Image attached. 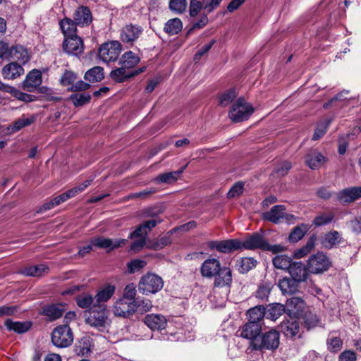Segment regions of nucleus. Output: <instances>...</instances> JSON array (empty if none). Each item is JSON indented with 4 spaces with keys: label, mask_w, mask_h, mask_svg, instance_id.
<instances>
[{
    "label": "nucleus",
    "mask_w": 361,
    "mask_h": 361,
    "mask_svg": "<svg viewBox=\"0 0 361 361\" xmlns=\"http://www.w3.org/2000/svg\"><path fill=\"white\" fill-rule=\"evenodd\" d=\"M241 249H261L262 250L271 251L273 253H279L284 250V247L281 245H270L264 239L263 235L259 233H255L247 236L243 241H240Z\"/></svg>",
    "instance_id": "nucleus-1"
},
{
    "label": "nucleus",
    "mask_w": 361,
    "mask_h": 361,
    "mask_svg": "<svg viewBox=\"0 0 361 361\" xmlns=\"http://www.w3.org/2000/svg\"><path fill=\"white\" fill-rule=\"evenodd\" d=\"M85 317L86 324L100 331L107 329L111 324V320L107 315L106 306L90 309Z\"/></svg>",
    "instance_id": "nucleus-2"
},
{
    "label": "nucleus",
    "mask_w": 361,
    "mask_h": 361,
    "mask_svg": "<svg viewBox=\"0 0 361 361\" xmlns=\"http://www.w3.org/2000/svg\"><path fill=\"white\" fill-rule=\"evenodd\" d=\"M254 112L252 106L243 98H238L233 104L228 112V117L235 122H242L247 120Z\"/></svg>",
    "instance_id": "nucleus-3"
},
{
    "label": "nucleus",
    "mask_w": 361,
    "mask_h": 361,
    "mask_svg": "<svg viewBox=\"0 0 361 361\" xmlns=\"http://www.w3.org/2000/svg\"><path fill=\"white\" fill-rule=\"evenodd\" d=\"M163 279L157 274L147 273L145 274L138 283V290L143 295L155 294L162 289Z\"/></svg>",
    "instance_id": "nucleus-4"
},
{
    "label": "nucleus",
    "mask_w": 361,
    "mask_h": 361,
    "mask_svg": "<svg viewBox=\"0 0 361 361\" xmlns=\"http://www.w3.org/2000/svg\"><path fill=\"white\" fill-rule=\"evenodd\" d=\"M307 267L310 273L322 274L331 267V260L326 253L319 251L309 257Z\"/></svg>",
    "instance_id": "nucleus-5"
},
{
    "label": "nucleus",
    "mask_w": 361,
    "mask_h": 361,
    "mask_svg": "<svg viewBox=\"0 0 361 361\" xmlns=\"http://www.w3.org/2000/svg\"><path fill=\"white\" fill-rule=\"evenodd\" d=\"M122 47L118 41H109L102 44L98 50V56L104 63L116 61L121 52Z\"/></svg>",
    "instance_id": "nucleus-6"
},
{
    "label": "nucleus",
    "mask_w": 361,
    "mask_h": 361,
    "mask_svg": "<svg viewBox=\"0 0 361 361\" xmlns=\"http://www.w3.org/2000/svg\"><path fill=\"white\" fill-rule=\"evenodd\" d=\"M53 344L59 348H66L73 341V332L68 324L56 327L51 334Z\"/></svg>",
    "instance_id": "nucleus-7"
},
{
    "label": "nucleus",
    "mask_w": 361,
    "mask_h": 361,
    "mask_svg": "<svg viewBox=\"0 0 361 361\" xmlns=\"http://www.w3.org/2000/svg\"><path fill=\"white\" fill-rule=\"evenodd\" d=\"M280 335L279 331L271 329L252 342L254 349L274 350L279 345Z\"/></svg>",
    "instance_id": "nucleus-8"
},
{
    "label": "nucleus",
    "mask_w": 361,
    "mask_h": 361,
    "mask_svg": "<svg viewBox=\"0 0 361 361\" xmlns=\"http://www.w3.org/2000/svg\"><path fill=\"white\" fill-rule=\"evenodd\" d=\"M286 210V209L284 205H275L270 211L263 214V219L274 224H279L283 221L288 224L293 223V220L295 219V216L287 214Z\"/></svg>",
    "instance_id": "nucleus-9"
},
{
    "label": "nucleus",
    "mask_w": 361,
    "mask_h": 361,
    "mask_svg": "<svg viewBox=\"0 0 361 361\" xmlns=\"http://www.w3.org/2000/svg\"><path fill=\"white\" fill-rule=\"evenodd\" d=\"M133 301L118 299L112 306V312L114 316L123 318H129L135 314Z\"/></svg>",
    "instance_id": "nucleus-10"
},
{
    "label": "nucleus",
    "mask_w": 361,
    "mask_h": 361,
    "mask_svg": "<svg viewBox=\"0 0 361 361\" xmlns=\"http://www.w3.org/2000/svg\"><path fill=\"white\" fill-rule=\"evenodd\" d=\"M63 50L68 54L79 56L83 51V42L77 35L66 37L63 44Z\"/></svg>",
    "instance_id": "nucleus-11"
},
{
    "label": "nucleus",
    "mask_w": 361,
    "mask_h": 361,
    "mask_svg": "<svg viewBox=\"0 0 361 361\" xmlns=\"http://www.w3.org/2000/svg\"><path fill=\"white\" fill-rule=\"evenodd\" d=\"M240 240L238 239H229L222 241H211L209 246L212 249H216L224 253L231 252L237 250H241Z\"/></svg>",
    "instance_id": "nucleus-12"
},
{
    "label": "nucleus",
    "mask_w": 361,
    "mask_h": 361,
    "mask_svg": "<svg viewBox=\"0 0 361 361\" xmlns=\"http://www.w3.org/2000/svg\"><path fill=\"white\" fill-rule=\"evenodd\" d=\"M142 28L137 25H127L121 30L120 37L123 43L133 44L142 33Z\"/></svg>",
    "instance_id": "nucleus-13"
},
{
    "label": "nucleus",
    "mask_w": 361,
    "mask_h": 361,
    "mask_svg": "<svg viewBox=\"0 0 361 361\" xmlns=\"http://www.w3.org/2000/svg\"><path fill=\"white\" fill-rule=\"evenodd\" d=\"M144 322L152 331H161L167 326L166 318L161 314H148L145 316Z\"/></svg>",
    "instance_id": "nucleus-14"
},
{
    "label": "nucleus",
    "mask_w": 361,
    "mask_h": 361,
    "mask_svg": "<svg viewBox=\"0 0 361 361\" xmlns=\"http://www.w3.org/2000/svg\"><path fill=\"white\" fill-rule=\"evenodd\" d=\"M219 260L215 258H209L203 262L200 267V274L202 277L212 279L216 275L221 268Z\"/></svg>",
    "instance_id": "nucleus-15"
},
{
    "label": "nucleus",
    "mask_w": 361,
    "mask_h": 361,
    "mask_svg": "<svg viewBox=\"0 0 361 361\" xmlns=\"http://www.w3.org/2000/svg\"><path fill=\"white\" fill-rule=\"evenodd\" d=\"M42 73L40 71L33 69L26 76L23 82V87L27 92H34L42 84Z\"/></svg>",
    "instance_id": "nucleus-16"
},
{
    "label": "nucleus",
    "mask_w": 361,
    "mask_h": 361,
    "mask_svg": "<svg viewBox=\"0 0 361 361\" xmlns=\"http://www.w3.org/2000/svg\"><path fill=\"white\" fill-rule=\"evenodd\" d=\"M214 278V286L215 287H230L232 283V271L227 267H221Z\"/></svg>",
    "instance_id": "nucleus-17"
},
{
    "label": "nucleus",
    "mask_w": 361,
    "mask_h": 361,
    "mask_svg": "<svg viewBox=\"0 0 361 361\" xmlns=\"http://www.w3.org/2000/svg\"><path fill=\"white\" fill-rule=\"evenodd\" d=\"M288 271L292 279L298 283L305 281L309 275L307 267L301 262H293Z\"/></svg>",
    "instance_id": "nucleus-18"
},
{
    "label": "nucleus",
    "mask_w": 361,
    "mask_h": 361,
    "mask_svg": "<svg viewBox=\"0 0 361 361\" xmlns=\"http://www.w3.org/2000/svg\"><path fill=\"white\" fill-rule=\"evenodd\" d=\"M338 200L343 204L353 202L361 198V187H351L338 192Z\"/></svg>",
    "instance_id": "nucleus-19"
},
{
    "label": "nucleus",
    "mask_w": 361,
    "mask_h": 361,
    "mask_svg": "<svg viewBox=\"0 0 361 361\" xmlns=\"http://www.w3.org/2000/svg\"><path fill=\"white\" fill-rule=\"evenodd\" d=\"M115 290L116 286L114 285L108 284L102 287L94 297L95 303H94V307L106 306L104 303L113 296Z\"/></svg>",
    "instance_id": "nucleus-20"
},
{
    "label": "nucleus",
    "mask_w": 361,
    "mask_h": 361,
    "mask_svg": "<svg viewBox=\"0 0 361 361\" xmlns=\"http://www.w3.org/2000/svg\"><path fill=\"white\" fill-rule=\"evenodd\" d=\"M343 241L341 234L337 231H331L321 238V244L326 249H331Z\"/></svg>",
    "instance_id": "nucleus-21"
},
{
    "label": "nucleus",
    "mask_w": 361,
    "mask_h": 361,
    "mask_svg": "<svg viewBox=\"0 0 361 361\" xmlns=\"http://www.w3.org/2000/svg\"><path fill=\"white\" fill-rule=\"evenodd\" d=\"M281 331L286 337L293 338L295 336L300 329L298 322L293 317L283 320L281 324Z\"/></svg>",
    "instance_id": "nucleus-22"
},
{
    "label": "nucleus",
    "mask_w": 361,
    "mask_h": 361,
    "mask_svg": "<svg viewBox=\"0 0 361 361\" xmlns=\"http://www.w3.org/2000/svg\"><path fill=\"white\" fill-rule=\"evenodd\" d=\"M126 240H111L104 237L94 238L91 240V243L94 247L99 248H106L109 250H114L123 244Z\"/></svg>",
    "instance_id": "nucleus-23"
},
{
    "label": "nucleus",
    "mask_w": 361,
    "mask_h": 361,
    "mask_svg": "<svg viewBox=\"0 0 361 361\" xmlns=\"http://www.w3.org/2000/svg\"><path fill=\"white\" fill-rule=\"evenodd\" d=\"M144 69H145V68H140L135 71H128L126 69H125L123 67L120 66V67L113 70L110 73V76L116 82H121L124 81L127 78H132V77L137 75L139 73L143 72Z\"/></svg>",
    "instance_id": "nucleus-24"
},
{
    "label": "nucleus",
    "mask_w": 361,
    "mask_h": 361,
    "mask_svg": "<svg viewBox=\"0 0 361 361\" xmlns=\"http://www.w3.org/2000/svg\"><path fill=\"white\" fill-rule=\"evenodd\" d=\"M262 330L261 324L247 322L242 328L240 335L243 338L251 340L257 339V336Z\"/></svg>",
    "instance_id": "nucleus-25"
},
{
    "label": "nucleus",
    "mask_w": 361,
    "mask_h": 361,
    "mask_svg": "<svg viewBox=\"0 0 361 361\" xmlns=\"http://www.w3.org/2000/svg\"><path fill=\"white\" fill-rule=\"evenodd\" d=\"M24 73V69L21 65L16 62H11L5 66L2 69L4 78L13 80Z\"/></svg>",
    "instance_id": "nucleus-26"
},
{
    "label": "nucleus",
    "mask_w": 361,
    "mask_h": 361,
    "mask_svg": "<svg viewBox=\"0 0 361 361\" xmlns=\"http://www.w3.org/2000/svg\"><path fill=\"white\" fill-rule=\"evenodd\" d=\"M37 119V116L35 114L25 115L23 114L20 118L17 119L8 129L11 133H15L20 130L23 128L30 126Z\"/></svg>",
    "instance_id": "nucleus-27"
},
{
    "label": "nucleus",
    "mask_w": 361,
    "mask_h": 361,
    "mask_svg": "<svg viewBox=\"0 0 361 361\" xmlns=\"http://www.w3.org/2000/svg\"><path fill=\"white\" fill-rule=\"evenodd\" d=\"M140 62V58L137 54L131 51L123 54L119 61V66H121L127 71H130Z\"/></svg>",
    "instance_id": "nucleus-28"
},
{
    "label": "nucleus",
    "mask_w": 361,
    "mask_h": 361,
    "mask_svg": "<svg viewBox=\"0 0 361 361\" xmlns=\"http://www.w3.org/2000/svg\"><path fill=\"white\" fill-rule=\"evenodd\" d=\"M278 286L283 295H290L298 290V283L293 279L284 277L279 281Z\"/></svg>",
    "instance_id": "nucleus-29"
},
{
    "label": "nucleus",
    "mask_w": 361,
    "mask_h": 361,
    "mask_svg": "<svg viewBox=\"0 0 361 361\" xmlns=\"http://www.w3.org/2000/svg\"><path fill=\"white\" fill-rule=\"evenodd\" d=\"M74 20L78 25H88L92 22L91 12L87 7H79L74 13Z\"/></svg>",
    "instance_id": "nucleus-30"
},
{
    "label": "nucleus",
    "mask_w": 361,
    "mask_h": 361,
    "mask_svg": "<svg viewBox=\"0 0 361 361\" xmlns=\"http://www.w3.org/2000/svg\"><path fill=\"white\" fill-rule=\"evenodd\" d=\"M11 52V59L17 60L22 65L30 61V57L27 50L22 46L12 47Z\"/></svg>",
    "instance_id": "nucleus-31"
},
{
    "label": "nucleus",
    "mask_w": 361,
    "mask_h": 361,
    "mask_svg": "<svg viewBox=\"0 0 361 361\" xmlns=\"http://www.w3.org/2000/svg\"><path fill=\"white\" fill-rule=\"evenodd\" d=\"M326 159L322 154L314 152L306 156L305 162L312 169H316L322 166Z\"/></svg>",
    "instance_id": "nucleus-32"
},
{
    "label": "nucleus",
    "mask_w": 361,
    "mask_h": 361,
    "mask_svg": "<svg viewBox=\"0 0 361 361\" xmlns=\"http://www.w3.org/2000/svg\"><path fill=\"white\" fill-rule=\"evenodd\" d=\"M74 197V192L71 191V190H67L66 192H63V194H61L49 201V202L44 204L42 206V209L44 211L49 210L54 207L60 204L61 203H63L66 202L67 200L73 197Z\"/></svg>",
    "instance_id": "nucleus-33"
},
{
    "label": "nucleus",
    "mask_w": 361,
    "mask_h": 361,
    "mask_svg": "<svg viewBox=\"0 0 361 361\" xmlns=\"http://www.w3.org/2000/svg\"><path fill=\"white\" fill-rule=\"evenodd\" d=\"M5 326L8 331H13L18 334L27 331L31 327V323L29 322H13L11 319H7L5 322Z\"/></svg>",
    "instance_id": "nucleus-34"
},
{
    "label": "nucleus",
    "mask_w": 361,
    "mask_h": 361,
    "mask_svg": "<svg viewBox=\"0 0 361 361\" xmlns=\"http://www.w3.org/2000/svg\"><path fill=\"white\" fill-rule=\"evenodd\" d=\"M264 315L265 309L261 305L250 309L247 313L248 322L257 324H260V322L264 318Z\"/></svg>",
    "instance_id": "nucleus-35"
},
{
    "label": "nucleus",
    "mask_w": 361,
    "mask_h": 361,
    "mask_svg": "<svg viewBox=\"0 0 361 361\" xmlns=\"http://www.w3.org/2000/svg\"><path fill=\"white\" fill-rule=\"evenodd\" d=\"M286 306L289 313L298 314L304 307V301L299 297H292L287 300Z\"/></svg>",
    "instance_id": "nucleus-36"
},
{
    "label": "nucleus",
    "mask_w": 361,
    "mask_h": 361,
    "mask_svg": "<svg viewBox=\"0 0 361 361\" xmlns=\"http://www.w3.org/2000/svg\"><path fill=\"white\" fill-rule=\"evenodd\" d=\"M257 260L253 257H243L237 261L236 267L242 273H247L257 265Z\"/></svg>",
    "instance_id": "nucleus-37"
},
{
    "label": "nucleus",
    "mask_w": 361,
    "mask_h": 361,
    "mask_svg": "<svg viewBox=\"0 0 361 361\" xmlns=\"http://www.w3.org/2000/svg\"><path fill=\"white\" fill-rule=\"evenodd\" d=\"M76 25L75 20H72L70 18H66L61 20L60 22V27L65 35V38L68 37H71L76 35Z\"/></svg>",
    "instance_id": "nucleus-38"
},
{
    "label": "nucleus",
    "mask_w": 361,
    "mask_h": 361,
    "mask_svg": "<svg viewBox=\"0 0 361 361\" xmlns=\"http://www.w3.org/2000/svg\"><path fill=\"white\" fill-rule=\"evenodd\" d=\"M272 262L276 269L288 271L293 262L291 257L286 255H278L273 258Z\"/></svg>",
    "instance_id": "nucleus-39"
},
{
    "label": "nucleus",
    "mask_w": 361,
    "mask_h": 361,
    "mask_svg": "<svg viewBox=\"0 0 361 361\" xmlns=\"http://www.w3.org/2000/svg\"><path fill=\"white\" fill-rule=\"evenodd\" d=\"M182 29L183 23L178 18L169 20L164 25V31L170 35L178 34Z\"/></svg>",
    "instance_id": "nucleus-40"
},
{
    "label": "nucleus",
    "mask_w": 361,
    "mask_h": 361,
    "mask_svg": "<svg viewBox=\"0 0 361 361\" xmlns=\"http://www.w3.org/2000/svg\"><path fill=\"white\" fill-rule=\"evenodd\" d=\"M64 312L63 305H51L46 307L44 309V313L51 320H55L61 317Z\"/></svg>",
    "instance_id": "nucleus-41"
},
{
    "label": "nucleus",
    "mask_w": 361,
    "mask_h": 361,
    "mask_svg": "<svg viewBox=\"0 0 361 361\" xmlns=\"http://www.w3.org/2000/svg\"><path fill=\"white\" fill-rule=\"evenodd\" d=\"M326 344L329 350L336 353L341 349L343 341L336 332H331L328 336Z\"/></svg>",
    "instance_id": "nucleus-42"
},
{
    "label": "nucleus",
    "mask_w": 361,
    "mask_h": 361,
    "mask_svg": "<svg viewBox=\"0 0 361 361\" xmlns=\"http://www.w3.org/2000/svg\"><path fill=\"white\" fill-rule=\"evenodd\" d=\"M84 78L90 82L101 81L104 78V70L102 67L95 66L87 71Z\"/></svg>",
    "instance_id": "nucleus-43"
},
{
    "label": "nucleus",
    "mask_w": 361,
    "mask_h": 361,
    "mask_svg": "<svg viewBox=\"0 0 361 361\" xmlns=\"http://www.w3.org/2000/svg\"><path fill=\"white\" fill-rule=\"evenodd\" d=\"M77 305L82 309H94V303H95V299L93 298L92 295L89 293H82L76 297Z\"/></svg>",
    "instance_id": "nucleus-44"
},
{
    "label": "nucleus",
    "mask_w": 361,
    "mask_h": 361,
    "mask_svg": "<svg viewBox=\"0 0 361 361\" xmlns=\"http://www.w3.org/2000/svg\"><path fill=\"white\" fill-rule=\"evenodd\" d=\"M135 309V313L144 314L149 312L153 307L152 301L149 299L137 298L135 301H133Z\"/></svg>",
    "instance_id": "nucleus-45"
},
{
    "label": "nucleus",
    "mask_w": 361,
    "mask_h": 361,
    "mask_svg": "<svg viewBox=\"0 0 361 361\" xmlns=\"http://www.w3.org/2000/svg\"><path fill=\"white\" fill-rule=\"evenodd\" d=\"M310 226L302 224L295 227L289 235V240L291 242H298L301 240L305 234L309 231Z\"/></svg>",
    "instance_id": "nucleus-46"
},
{
    "label": "nucleus",
    "mask_w": 361,
    "mask_h": 361,
    "mask_svg": "<svg viewBox=\"0 0 361 361\" xmlns=\"http://www.w3.org/2000/svg\"><path fill=\"white\" fill-rule=\"evenodd\" d=\"M90 99V94L85 92L73 94L69 97V100L72 102L75 107L82 106L89 103Z\"/></svg>",
    "instance_id": "nucleus-47"
},
{
    "label": "nucleus",
    "mask_w": 361,
    "mask_h": 361,
    "mask_svg": "<svg viewBox=\"0 0 361 361\" xmlns=\"http://www.w3.org/2000/svg\"><path fill=\"white\" fill-rule=\"evenodd\" d=\"M182 173L183 170L161 173L155 178V180L157 183H171L175 182Z\"/></svg>",
    "instance_id": "nucleus-48"
},
{
    "label": "nucleus",
    "mask_w": 361,
    "mask_h": 361,
    "mask_svg": "<svg viewBox=\"0 0 361 361\" xmlns=\"http://www.w3.org/2000/svg\"><path fill=\"white\" fill-rule=\"evenodd\" d=\"M286 310L283 305L274 303L269 306L267 315L271 320L277 319Z\"/></svg>",
    "instance_id": "nucleus-49"
},
{
    "label": "nucleus",
    "mask_w": 361,
    "mask_h": 361,
    "mask_svg": "<svg viewBox=\"0 0 361 361\" xmlns=\"http://www.w3.org/2000/svg\"><path fill=\"white\" fill-rule=\"evenodd\" d=\"M147 265V262L144 259H133L128 262L126 264L128 272L134 274L141 271Z\"/></svg>",
    "instance_id": "nucleus-50"
},
{
    "label": "nucleus",
    "mask_w": 361,
    "mask_h": 361,
    "mask_svg": "<svg viewBox=\"0 0 361 361\" xmlns=\"http://www.w3.org/2000/svg\"><path fill=\"white\" fill-rule=\"evenodd\" d=\"M334 219V214L332 212L322 213L317 215L314 221L313 224L317 226H325L330 224Z\"/></svg>",
    "instance_id": "nucleus-51"
},
{
    "label": "nucleus",
    "mask_w": 361,
    "mask_h": 361,
    "mask_svg": "<svg viewBox=\"0 0 361 361\" xmlns=\"http://www.w3.org/2000/svg\"><path fill=\"white\" fill-rule=\"evenodd\" d=\"M332 118L326 119L319 123L316 127L314 133L312 136L314 140L320 139L326 132V130L331 123Z\"/></svg>",
    "instance_id": "nucleus-52"
},
{
    "label": "nucleus",
    "mask_w": 361,
    "mask_h": 361,
    "mask_svg": "<svg viewBox=\"0 0 361 361\" xmlns=\"http://www.w3.org/2000/svg\"><path fill=\"white\" fill-rule=\"evenodd\" d=\"M237 96L235 89H230L219 96V104L222 106H226L231 104Z\"/></svg>",
    "instance_id": "nucleus-53"
},
{
    "label": "nucleus",
    "mask_w": 361,
    "mask_h": 361,
    "mask_svg": "<svg viewBox=\"0 0 361 361\" xmlns=\"http://www.w3.org/2000/svg\"><path fill=\"white\" fill-rule=\"evenodd\" d=\"M271 290V285L270 283H263L258 287L257 290L255 293V295L257 298L261 300L267 299Z\"/></svg>",
    "instance_id": "nucleus-54"
},
{
    "label": "nucleus",
    "mask_w": 361,
    "mask_h": 361,
    "mask_svg": "<svg viewBox=\"0 0 361 361\" xmlns=\"http://www.w3.org/2000/svg\"><path fill=\"white\" fill-rule=\"evenodd\" d=\"M187 7L186 0H170L169 8L177 13H181Z\"/></svg>",
    "instance_id": "nucleus-55"
},
{
    "label": "nucleus",
    "mask_w": 361,
    "mask_h": 361,
    "mask_svg": "<svg viewBox=\"0 0 361 361\" xmlns=\"http://www.w3.org/2000/svg\"><path fill=\"white\" fill-rule=\"evenodd\" d=\"M136 290L133 284L127 285L123 290V296L121 298L124 300L135 301Z\"/></svg>",
    "instance_id": "nucleus-56"
},
{
    "label": "nucleus",
    "mask_w": 361,
    "mask_h": 361,
    "mask_svg": "<svg viewBox=\"0 0 361 361\" xmlns=\"http://www.w3.org/2000/svg\"><path fill=\"white\" fill-rule=\"evenodd\" d=\"M77 78V75L71 71H66L61 78V83L64 85H71Z\"/></svg>",
    "instance_id": "nucleus-57"
},
{
    "label": "nucleus",
    "mask_w": 361,
    "mask_h": 361,
    "mask_svg": "<svg viewBox=\"0 0 361 361\" xmlns=\"http://www.w3.org/2000/svg\"><path fill=\"white\" fill-rule=\"evenodd\" d=\"M349 92L346 90H343L338 93L336 97H333L331 99H330L328 102H326L324 104L323 106L324 109H328L330 106H331L335 102L339 101H345L348 99V94Z\"/></svg>",
    "instance_id": "nucleus-58"
},
{
    "label": "nucleus",
    "mask_w": 361,
    "mask_h": 361,
    "mask_svg": "<svg viewBox=\"0 0 361 361\" xmlns=\"http://www.w3.org/2000/svg\"><path fill=\"white\" fill-rule=\"evenodd\" d=\"M243 190V184L242 183H236L228 192V197L233 198L239 196Z\"/></svg>",
    "instance_id": "nucleus-59"
},
{
    "label": "nucleus",
    "mask_w": 361,
    "mask_h": 361,
    "mask_svg": "<svg viewBox=\"0 0 361 361\" xmlns=\"http://www.w3.org/2000/svg\"><path fill=\"white\" fill-rule=\"evenodd\" d=\"M202 4L197 0H191L190 4L189 12L191 17L196 16L202 8Z\"/></svg>",
    "instance_id": "nucleus-60"
},
{
    "label": "nucleus",
    "mask_w": 361,
    "mask_h": 361,
    "mask_svg": "<svg viewBox=\"0 0 361 361\" xmlns=\"http://www.w3.org/2000/svg\"><path fill=\"white\" fill-rule=\"evenodd\" d=\"M11 51V48H9L6 43L0 41V59L10 60Z\"/></svg>",
    "instance_id": "nucleus-61"
},
{
    "label": "nucleus",
    "mask_w": 361,
    "mask_h": 361,
    "mask_svg": "<svg viewBox=\"0 0 361 361\" xmlns=\"http://www.w3.org/2000/svg\"><path fill=\"white\" fill-rule=\"evenodd\" d=\"M356 354L352 350H345L339 356L338 361H356Z\"/></svg>",
    "instance_id": "nucleus-62"
},
{
    "label": "nucleus",
    "mask_w": 361,
    "mask_h": 361,
    "mask_svg": "<svg viewBox=\"0 0 361 361\" xmlns=\"http://www.w3.org/2000/svg\"><path fill=\"white\" fill-rule=\"evenodd\" d=\"M90 87L89 83H87L82 80L77 81L73 84L70 90L73 92H79L87 90Z\"/></svg>",
    "instance_id": "nucleus-63"
},
{
    "label": "nucleus",
    "mask_w": 361,
    "mask_h": 361,
    "mask_svg": "<svg viewBox=\"0 0 361 361\" xmlns=\"http://www.w3.org/2000/svg\"><path fill=\"white\" fill-rule=\"evenodd\" d=\"M352 231L355 233H361V216H356L350 222Z\"/></svg>",
    "instance_id": "nucleus-64"
}]
</instances>
